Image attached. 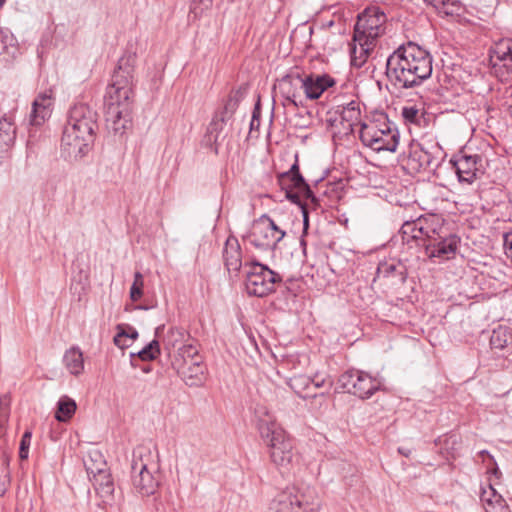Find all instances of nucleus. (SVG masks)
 Listing matches in <instances>:
<instances>
[{
	"instance_id": "9d476101",
	"label": "nucleus",
	"mask_w": 512,
	"mask_h": 512,
	"mask_svg": "<svg viewBox=\"0 0 512 512\" xmlns=\"http://www.w3.org/2000/svg\"><path fill=\"white\" fill-rule=\"evenodd\" d=\"M361 142L376 152H395L399 143L397 130L386 126L379 129L375 125L362 124L360 130Z\"/></svg>"
},
{
	"instance_id": "b1692460",
	"label": "nucleus",
	"mask_w": 512,
	"mask_h": 512,
	"mask_svg": "<svg viewBox=\"0 0 512 512\" xmlns=\"http://www.w3.org/2000/svg\"><path fill=\"white\" fill-rule=\"evenodd\" d=\"M290 388L303 399L311 398L313 401H319V405L323 404L326 394H311L308 392L311 388V378L305 375H296L289 379Z\"/></svg>"
},
{
	"instance_id": "5fc2aeb1",
	"label": "nucleus",
	"mask_w": 512,
	"mask_h": 512,
	"mask_svg": "<svg viewBox=\"0 0 512 512\" xmlns=\"http://www.w3.org/2000/svg\"><path fill=\"white\" fill-rule=\"evenodd\" d=\"M160 327L156 328V335H158Z\"/></svg>"
},
{
	"instance_id": "f8f14e48",
	"label": "nucleus",
	"mask_w": 512,
	"mask_h": 512,
	"mask_svg": "<svg viewBox=\"0 0 512 512\" xmlns=\"http://www.w3.org/2000/svg\"><path fill=\"white\" fill-rule=\"evenodd\" d=\"M298 512H318L321 507L318 492L315 487L299 483L286 488Z\"/></svg>"
},
{
	"instance_id": "3c124183",
	"label": "nucleus",
	"mask_w": 512,
	"mask_h": 512,
	"mask_svg": "<svg viewBox=\"0 0 512 512\" xmlns=\"http://www.w3.org/2000/svg\"><path fill=\"white\" fill-rule=\"evenodd\" d=\"M407 235H410L413 239H420V235L417 233L416 227H411Z\"/></svg>"
},
{
	"instance_id": "473e14b6",
	"label": "nucleus",
	"mask_w": 512,
	"mask_h": 512,
	"mask_svg": "<svg viewBox=\"0 0 512 512\" xmlns=\"http://www.w3.org/2000/svg\"><path fill=\"white\" fill-rule=\"evenodd\" d=\"M291 497L286 489L278 493L269 505V512H298Z\"/></svg>"
},
{
	"instance_id": "6ab92c4d",
	"label": "nucleus",
	"mask_w": 512,
	"mask_h": 512,
	"mask_svg": "<svg viewBox=\"0 0 512 512\" xmlns=\"http://www.w3.org/2000/svg\"><path fill=\"white\" fill-rule=\"evenodd\" d=\"M335 84L333 78L327 75H306L302 76V90L307 99H318L323 92Z\"/></svg>"
},
{
	"instance_id": "49530a36",
	"label": "nucleus",
	"mask_w": 512,
	"mask_h": 512,
	"mask_svg": "<svg viewBox=\"0 0 512 512\" xmlns=\"http://www.w3.org/2000/svg\"><path fill=\"white\" fill-rule=\"evenodd\" d=\"M311 384H313L314 388H321L327 386L329 390L332 387L333 382L330 379V377L319 379L318 374H316L315 377L311 379Z\"/></svg>"
},
{
	"instance_id": "ddd939ff",
	"label": "nucleus",
	"mask_w": 512,
	"mask_h": 512,
	"mask_svg": "<svg viewBox=\"0 0 512 512\" xmlns=\"http://www.w3.org/2000/svg\"><path fill=\"white\" fill-rule=\"evenodd\" d=\"M440 147L417 144L411 147L407 165L414 171L433 170L439 165Z\"/></svg>"
},
{
	"instance_id": "4be33fe9",
	"label": "nucleus",
	"mask_w": 512,
	"mask_h": 512,
	"mask_svg": "<svg viewBox=\"0 0 512 512\" xmlns=\"http://www.w3.org/2000/svg\"><path fill=\"white\" fill-rule=\"evenodd\" d=\"M379 278L387 279L391 284H403L407 278L406 266L399 261L380 263L377 268Z\"/></svg>"
},
{
	"instance_id": "c85d7f7f",
	"label": "nucleus",
	"mask_w": 512,
	"mask_h": 512,
	"mask_svg": "<svg viewBox=\"0 0 512 512\" xmlns=\"http://www.w3.org/2000/svg\"><path fill=\"white\" fill-rule=\"evenodd\" d=\"M84 465L88 474L93 477L109 472L104 455L98 449H92L88 452L87 458L84 460Z\"/></svg>"
},
{
	"instance_id": "603ef678",
	"label": "nucleus",
	"mask_w": 512,
	"mask_h": 512,
	"mask_svg": "<svg viewBox=\"0 0 512 512\" xmlns=\"http://www.w3.org/2000/svg\"><path fill=\"white\" fill-rule=\"evenodd\" d=\"M398 452L400 454H402L403 456H405V457H409L410 454H411V450L410 449H406V448H399Z\"/></svg>"
},
{
	"instance_id": "c9c22d12",
	"label": "nucleus",
	"mask_w": 512,
	"mask_h": 512,
	"mask_svg": "<svg viewBox=\"0 0 512 512\" xmlns=\"http://www.w3.org/2000/svg\"><path fill=\"white\" fill-rule=\"evenodd\" d=\"M340 117L343 121H346L349 126H353L360 122V109L356 102L351 101L344 106L340 112Z\"/></svg>"
},
{
	"instance_id": "9b49d317",
	"label": "nucleus",
	"mask_w": 512,
	"mask_h": 512,
	"mask_svg": "<svg viewBox=\"0 0 512 512\" xmlns=\"http://www.w3.org/2000/svg\"><path fill=\"white\" fill-rule=\"evenodd\" d=\"M341 388L361 399L372 396L379 389L380 383L362 371H347L339 377Z\"/></svg>"
},
{
	"instance_id": "8fccbe9b",
	"label": "nucleus",
	"mask_w": 512,
	"mask_h": 512,
	"mask_svg": "<svg viewBox=\"0 0 512 512\" xmlns=\"http://www.w3.org/2000/svg\"><path fill=\"white\" fill-rule=\"evenodd\" d=\"M260 124V120L257 116V113H256V110L253 112V116H252V120H251V123H250V127H251V130L254 129L255 127H258Z\"/></svg>"
},
{
	"instance_id": "0eeeda50",
	"label": "nucleus",
	"mask_w": 512,
	"mask_h": 512,
	"mask_svg": "<svg viewBox=\"0 0 512 512\" xmlns=\"http://www.w3.org/2000/svg\"><path fill=\"white\" fill-rule=\"evenodd\" d=\"M279 186L285 191L286 198L292 203L298 204L303 209L304 223L308 224L307 212L303 204V200H310L316 204L317 199L311 191L309 185L299 172L297 161L291 166L290 170L284 172L278 177Z\"/></svg>"
},
{
	"instance_id": "aec40b11",
	"label": "nucleus",
	"mask_w": 512,
	"mask_h": 512,
	"mask_svg": "<svg viewBox=\"0 0 512 512\" xmlns=\"http://www.w3.org/2000/svg\"><path fill=\"white\" fill-rule=\"evenodd\" d=\"M440 219L436 217H431L430 219H419L416 222H406L402 226V232L403 234H408L409 229L411 227H416L418 235H420V239L428 240V243L435 239L437 240L436 236H440V227L439 225Z\"/></svg>"
},
{
	"instance_id": "79ce46f5",
	"label": "nucleus",
	"mask_w": 512,
	"mask_h": 512,
	"mask_svg": "<svg viewBox=\"0 0 512 512\" xmlns=\"http://www.w3.org/2000/svg\"><path fill=\"white\" fill-rule=\"evenodd\" d=\"M9 402L6 396L0 397V436L3 435L5 430V424L8 421L9 416Z\"/></svg>"
},
{
	"instance_id": "f3484780",
	"label": "nucleus",
	"mask_w": 512,
	"mask_h": 512,
	"mask_svg": "<svg viewBox=\"0 0 512 512\" xmlns=\"http://www.w3.org/2000/svg\"><path fill=\"white\" fill-rule=\"evenodd\" d=\"M281 95L285 100L292 104L294 107H298L302 104L299 100L300 90H302V76L298 72H292L284 76L278 84Z\"/></svg>"
},
{
	"instance_id": "dca6fc26",
	"label": "nucleus",
	"mask_w": 512,
	"mask_h": 512,
	"mask_svg": "<svg viewBox=\"0 0 512 512\" xmlns=\"http://www.w3.org/2000/svg\"><path fill=\"white\" fill-rule=\"evenodd\" d=\"M436 238L438 239H432L425 244L429 257L449 259L455 255L459 242L457 236L444 234L443 228L440 227V236H436Z\"/></svg>"
},
{
	"instance_id": "cd10ccee",
	"label": "nucleus",
	"mask_w": 512,
	"mask_h": 512,
	"mask_svg": "<svg viewBox=\"0 0 512 512\" xmlns=\"http://www.w3.org/2000/svg\"><path fill=\"white\" fill-rule=\"evenodd\" d=\"M16 127L6 116L0 119V158L6 154L14 144Z\"/></svg>"
},
{
	"instance_id": "a211bd4d",
	"label": "nucleus",
	"mask_w": 512,
	"mask_h": 512,
	"mask_svg": "<svg viewBox=\"0 0 512 512\" xmlns=\"http://www.w3.org/2000/svg\"><path fill=\"white\" fill-rule=\"evenodd\" d=\"M53 105V92L47 89L35 98L32 103V112L30 115V123L39 126L50 116L51 107Z\"/></svg>"
},
{
	"instance_id": "4468645a",
	"label": "nucleus",
	"mask_w": 512,
	"mask_h": 512,
	"mask_svg": "<svg viewBox=\"0 0 512 512\" xmlns=\"http://www.w3.org/2000/svg\"><path fill=\"white\" fill-rule=\"evenodd\" d=\"M238 105V99L230 97L223 111L217 113L209 124L207 137L211 144L220 145L226 138L228 131L227 122L231 119Z\"/></svg>"
},
{
	"instance_id": "72a5a7b5",
	"label": "nucleus",
	"mask_w": 512,
	"mask_h": 512,
	"mask_svg": "<svg viewBox=\"0 0 512 512\" xmlns=\"http://www.w3.org/2000/svg\"><path fill=\"white\" fill-rule=\"evenodd\" d=\"M76 402L68 396H62L57 403L55 418L59 422L68 421L75 413Z\"/></svg>"
},
{
	"instance_id": "f257e3e1",
	"label": "nucleus",
	"mask_w": 512,
	"mask_h": 512,
	"mask_svg": "<svg viewBox=\"0 0 512 512\" xmlns=\"http://www.w3.org/2000/svg\"><path fill=\"white\" fill-rule=\"evenodd\" d=\"M432 70L430 53L413 42L400 46L386 62L387 78L397 89L420 85L431 76Z\"/></svg>"
},
{
	"instance_id": "1a4fd4ad",
	"label": "nucleus",
	"mask_w": 512,
	"mask_h": 512,
	"mask_svg": "<svg viewBox=\"0 0 512 512\" xmlns=\"http://www.w3.org/2000/svg\"><path fill=\"white\" fill-rule=\"evenodd\" d=\"M279 281V274L263 264L253 262L247 272L245 286L249 295L264 297L274 291Z\"/></svg>"
},
{
	"instance_id": "a18cd8bd",
	"label": "nucleus",
	"mask_w": 512,
	"mask_h": 512,
	"mask_svg": "<svg viewBox=\"0 0 512 512\" xmlns=\"http://www.w3.org/2000/svg\"><path fill=\"white\" fill-rule=\"evenodd\" d=\"M436 444L444 445L447 451L449 449L454 450L455 449V445L458 444V437H457V435L444 436L443 438H439L436 441Z\"/></svg>"
},
{
	"instance_id": "423d86ee",
	"label": "nucleus",
	"mask_w": 512,
	"mask_h": 512,
	"mask_svg": "<svg viewBox=\"0 0 512 512\" xmlns=\"http://www.w3.org/2000/svg\"><path fill=\"white\" fill-rule=\"evenodd\" d=\"M158 465L151 450L138 446L133 450L131 461V478L134 489L142 496H150L158 488L159 481L155 476Z\"/></svg>"
},
{
	"instance_id": "a878e982",
	"label": "nucleus",
	"mask_w": 512,
	"mask_h": 512,
	"mask_svg": "<svg viewBox=\"0 0 512 512\" xmlns=\"http://www.w3.org/2000/svg\"><path fill=\"white\" fill-rule=\"evenodd\" d=\"M204 370L205 366L202 357L201 361L193 360L188 362L187 365H179V368H177L178 374L189 386H197L202 382Z\"/></svg>"
},
{
	"instance_id": "de8ad7c7",
	"label": "nucleus",
	"mask_w": 512,
	"mask_h": 512,
	"mask_svg": "<svg viewBox=\"0 0 512 512\" xmlns=\"http://www.w3.org/2000/svg\"><path fill=\"white\" fill-rule=\"evenodd\" d=\"M504 249L507 258H509L512 263V232L504 234Z\"/></svg>"
},
{
	"instance_id": "393cba45",
	"label": "nucleus",
	"mask_w": 512,
	"mask_h": 512,
	"mask_svg": "<svg viewBox=\"0 0 512 512\" xmlns=\"http://www.w3.org/2000/svg\"><path fill=\"white\" fill-rule=\"evenodd\" d=\"M491 62L496 67L502 63V66L507 68L512 73V40L502 39L495 43Z\"/></svg>"
},
{
	"instance_id": "09e8293b",
	"label": "nucleus",
	"mask_w": 512,
	"mask_h": 512,
	"mask_svg": "<svg viewBox=\"0 0 512 512\" xmlns=\"http://www.w3.org/2000/svg\"><path fill=\"white\" fill-rule=\"evenodd\" d=\"M427 4L433 6L436 10L440 12L443 5H445L446 0H424Z\"/></svg>"
},
{
	"instance_id": "20e7f679",
	"label": "nucleus",
	"mask_w": 512,
	"mask_h": 512,
	"mask_svg": "<svg viewBox=\"0 0 512 512\" xmlns=\"http://www.w3.org/2000/svg\"><path fill=\"white\" fill-rule=\"evenodd\" d=\"M95 114L86 105L74 106L64 127L61 146L69 157L84 156L93 142Z\"/></svg>"
},
{
	"instance_id": "39448f33",
	"label": "nucleus",
	"mask_w": 512,
	"mask_h": 512,
	"mask_svg": "<svg viewBox=\"0 0 512 512\" xmlns=\"http://www.w3.org/2000/svg\"><path fill=\"white\" fill-rule=\"evenodd\" d=\"M259 432L271 462L281 474L291 473L299 463V456L289 435L270 418L260 419Z\"/></svg>"
},
{
	"instance_id": "c03bdc74",
	"label": "nucleus",
	"mask_w": 512,
	"mask_h": 512,
	"mask_svg": "<svg viewBox=\"0 0 512 512\" xmlns=\"http://www.w3.org/2000/svg\"><path fill=\"white\" fill-rule=\"evenodd\" d=\"M462 6L460 1L458 0H446L445 5L442 6L440 13L445 15H454L458 14L461 10Z\"/></svg>"
},
{
	"instance_id": "a19ab883",
	"label": "nucleus",
	"mask_w": 512,
	"mask_h": 512,
	"mask_svg": "<svg viewBox=\"0 0 512 512\" xmlns=\"http://www.w3.org/2000/svg\"><path fill=\"white\" fill-rule=\"evenodd\" d=\"M144 280L140 272L134 274V281L130 288V299L132 301L139 300L143 295Z\"/></svg>"
},
{
	"instance_id": "c756f323",
	"label": "nucleus",
	"mask_w": 512,
	"mask_h": 512,
	"mask_svg": "<svg viewBox=\"0 0 512 512\" xmlns=\"http://www.w3.org/2000/svg\"><path fill=\"white\" fill-rule=\"evenodd\" d=\"M63 363L72 375H80L84 370V359L81 350L77 347L67 350L63 356Z\"/></svg>"
},
{
	"instance_id": "4c0bfd02",
	"label": "nucleus",
	"mask_w": 512,
	"mask_h": 512,
	"mask_svg": "<svg viewBox=\"0 0 512 512\" xmlns=\"http://www.w3.org/2000/svg\"><path fill=\"white\" fill-rule=\"evenodd\" d=\"M401 115L406 122L418 124L423 113L416 105H408L402 108Z\"/></svg>"
},
{
	"instance_id": "2f4dec72",
	"label": "nucleus",
	"mask_w": 512,
	"mask_h": 512,
	"mask_svg": "<svg viewBox=\"0 0 512 512\" xmlns=\"http://www.w3.org/2000/svg\"><path fill=\"white\" fill-rule=\"evenodd\" d=\"M201 355L196 345L192 343L183 344L177 350V355L173 361V366L177 369L179 365H187L191 361H201Z\"/></svg>"
},
{
	"instance_id": "864d4df0",
	"label": "nucleus",
	"mask_w": 512,
	"mask_h": 512,
	"mask_svg": "<svg viewBox=\"0 0 512 512\" xmlns=\"http://www.w3.org/2000/svg\"><path fill=\"white\" fill-rule=\"evenodd\" d=\"M138 308H139V309H143V310H146V309H147V307H145V306H139Z\"/></svg>"
},
{
	"instance_id": "bb28decb",
	"label": "nucleus",
	"mask_w": 512,
	"mask_h": 512,
	"mask_svg": "<svg viewBox=\"0 0 512 512\" xmlns=\"http://www.w3.org/2000/svg\"><path fill=\"white\" fill-rule=\"evenodd\" d=\"M94 479V487L97 495L101 498L104 505H111L114 502V482L110 473L100 474Z\"/></svg>"
},
{
	"instance_id": "37998d69",
	"label": "nucleus",
	"mask_w": 512,
	"mask_h": 512,
	"mask_svg": "<svg viewBox=\"0 0 512 512\" xmlns=\"http://www.w3.org/2000/svg\"><path fill=\"white\" fill-rule=\"evenodd\" d=\"M31 438H32V433L30 431H26L22 436V439L20 442V448H19V457L22 460L28 458L29 447L31 444Z\"/></svg>"
},
{
	"instance_id": "f704fd0d",
	"label": "nucleus",
	"mask_w": 512,
	"mask_h": 512,
	"mask_svg": "<svg viewBox=\"0 0 512 512\" xmlns=\"http://www.w3.org/2000/svg\"><path fill=\"white\" fill-rule=\"evenodd\" d=\"M118 333L114 337V343L121 349L129 347L137 339L138 332L131 326L118 325Z\"/></svg>"
},
{
	"instance_id": "2eb2a0df",
	"label": "nucleus",
	"mask_w": 512,
	"mask_h": 512,
	"mask_svg": "<svg viewBox=\"0 0 512 512\" xmlns=\"http://www.w3.org/2000/svg\"><path fill=\"white\" fill-rule=\"evenodd\" d=\"M452 162L460 182L471 184L482 173L483 158L479 154L462 153Z\"/></svg>"
},
{
	"instance_id": "f03ea898",
	"label": "nucleus",
	"mask_w": 512,
	"mask_h": 512,
	"mask_svg": "<svg viewBox=\"0 0 512 512\" xmlns=\"http://www.w3.org/2000/svg\"><path fill=\"white\" fill-rule=\"evenodd\" d=\"M134 57L120 58L106 94V119L118 131L130 121L133 97Z\"/></svg>"
},
{
	"instance_id": "5701e85b",
	"label": "nucleus",
	"mask_w": 512,
	"mask_h": 512,
	"mask_svg": "<svg viewBox=\"0 0 512 512\" xmlns=\"http://www.w3.org/2000/svg\"><path fill=\"white\" fill-rule=\"evenodd\" d=\"M224 263L229 272H238L242 266L241 247L237 238L229 236L223 250Z\"/></svg>"
},
{
	"instance_id": "e433bc0d",
	"label": "nucleus",
	"mask_w": 512,
	"mask_h": 512,
	"mask_svg": "<svg viewBox=\"0 0 512 512\" xmlns=\"http://www.w3.org/2000/svg\"><path fill=\"white\" fill-rule=\"evenodd\" d=\"M160 354L159 342L157 340L151 341L148 345H146L142 350H140L137 355L143 361L154 360Z\"/></svg>"
},
{
	"instance_id": "ea45409f",
	"label": "nucleus",
	"mask_w": 512,
	"mask_h": 512,
	"mask_svg": "<svg viewBox=\"0 0 512 512\" xmlns=\"http://www.w3.org/2000/svg\"><path fill=\"white\" fill-rule=\"evenodd\" d=\"M9 482L8 460L2 455L0 458V497L5 494Z\"/></svg>"
},
{
	"instance_id": "7ed1b4c3",
	"label": "nucleus",
	"mask_w": 512,
	"mask_h": 512,
	"mask_svg": "<svg viewBox=\"0 0 512 512\" xmlns=\"http://www.w3.org/2000/svg\"><path fill=\"white\" fill-rule=\"evenodd\" d=\"M387 17L376 6L366 8L359 16L354 27L353 44L350 49L351 64L361 67L376 45V40L385 32Z\"/></svg>"
},
{
	"instance_id": "6e6552de",
	"label": "nucleus",
	"mask_w": 512,
	"mask_h": 512,
	"mask_svg": "<svg viewBox=\"0 0 512 512\" xmlns=\"http://www.w3.org/2000/svg\"><path fill=\"white\" fill-rule=\"evenodd\" d=\"M285 234L269 216L263 215L254 222L246 239L259 250H274Z\"/></svg>"
},
{
	"instance_id": "6e6d98bb",
	"label": "nucleus",
	"mask_w": 512,
	"mask_h": 512,
	"mask_svg": "<svg viewBox=\"0 0 512 512\" xmlns=\"http://www.w3.org/2000/svg\"><path fill=\"white\" fill-rule=\"evenodd\" d=\"M4 2V0H0V4H2Z\"/></svg>"
},
{
	"instance_id": "58836bf2",
	"label": "nucleus",
	"mask_w": 512,
	"mask_h": 512,
	"mask_svg": "<svg viewBox=\"0 0 512 512\" xmlns=\"http://www.w3.org/2000/svg\"><path fill=\"white\" fill-rule=\"evenodd\" d=\"M184 336L185 334L182 330L171 328L164 339L165 349L170 350L171 348H175L177 344L183 341Z\"/></svg>"
},
{
	"instance_id": "7c9ffc66",
	"label": "nucleus",
	"mask_w": 512,
	"mask_h": 512,
	"mask_svg": "<svg viewBox=\"0 0 512 512\" xmlns=\"http://www.w3.org/2000/svg\"><path fill=\"white\" fill-rule=\"evenodd\" d=\"M491 349L495 351H510L512 349V334L506 327H498L493 330L490 337Z\"/></svg>"
},
{
	"instance_id": "412c9836",
	"label": "nucleus",
	"mask_w": 512,
	"mask_h": 512,
	"mask_svg": "<svg viewBox=\"0 0 512 512\" xmlns=\"http://www.w3.org/2000/svg\"><path fill=\"white\" fill-rule=\"evenodd\" d=\"M480 500L485 512H510L504 498L491 484L481 488Z\"/></svg>"
}]
</instances>
